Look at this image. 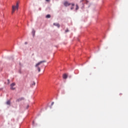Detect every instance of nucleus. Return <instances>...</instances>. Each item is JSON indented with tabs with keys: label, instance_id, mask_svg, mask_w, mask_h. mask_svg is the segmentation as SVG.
<instances>
[{
	"label": "nucleus",
	"instance_id": "f257e3e1",
	"mask_svg": "<svg viewBox=\"0 0 128 128\" xmlns=\"http://www.w3.org/2000/svg\"><path fill=\"white\" fill-rule=\"evenodd\" d=\"M18 10V2H17L16 4V6H12V14H14L16 10Z\"/></svg>",
	"mask_w": 128,
	"mask_h": 128
},
{
	"label": "nucleus",
	"instance_id": "f03ea898",
	"mask_svg": "<svg viewBox=\"0 0 128 128\" xmlns=\"http://www.w3.org/2000/svg\"><path fill=\"white\" fill-rule=\"evenodd\" d=\"M42 62H46V60H42V61H40L39 62H38L37 64H36V68H37V70L38 72H40V66H40V64H42Z\"/></svg>",
	"mask_w": 128,
	"mask_h": 128
},
{
	"label": "nucleus",
	"instance_id": "7ed1b4c3",
	"mask_svg": "<svg viewBox=\"0 0 128 128\" xmlns=\"http://www.w3.org/2000/svg\"><path fill=\"white\" fill-rule=\"evenodd\" d=\"M14 86H16V83H14V82L10 84V90H15V88H14Z\"/></svg>",
	"mask_w": 128,
	"mask_h": 128
},
{
	"label": "nucleus",
	"instance_id": "20e7f679",
	"mask_svg": "<svg viewBox=\"0 0 128 128\" xmlns=\"http://www.w3.org/2000/svg\"><path fill=\"white\" fill-rule=\"evenodd\" d=\"M64 6H70V4L68 3V1H66L64 2Z\"/></svg>",
	"mask_w": 128,
	"mask_h": 128
},
{
	"label": "nucleus",
	"instance_id": "39448f33",
	"mask_svg": "<svg viewBox=\"0 0 128 128\" xmlns=\"http://www.w3.org/2000/svg\"><path fill=\"white\" fill-rule=\"evenodd\" d=\"M62 78H64V80H66V78H68V74H64Z\"/></svg>",
	"mask_w": 128,
	"mask_h": 128
},
{
	"label": "nucleus",
	"instance_id": "423d86ee",
	"mask_svg": "<svg viewBox=\"0 0 128 128\" xmlns=\"http://www.w3.org/2000/svg\"><path fill=\"white\" fill-rule=\"evenodd\" d=\"M24 100V98H19L18 99L16 100V102H20V100Z\"/></svg>",
	"mask_w": 128,
	"mask_h": 128
},
{
	"label": "nucleus",
	"instance_id": "0eeeda50",
	"mask_svg": "<svg viewBox=\"0 0 128 128\" xmlns=\"http://www.w3.org/2000/svg\"><path fill=\"white\" fill-rule=\"evenodd\" d=\"M54 25L56 26H58V28H60V26L58 23H54Z\"/></svg>",
	"mask_w": 128,
	"mask_h": 128
},
{
	"label": "nucleus",
	"instance_id": "6e6552de",
	"mask_svg": "<svg viewBox=\"0 0 128 128\" xmlns=\"http://www.w3.org/2000/svg\"><path fill=\"white\" fill-rule=\"evenodd\" d=\"M6 104L8 106H10V100H8L6 102Z\"/></svg>",
	"mask_w": 128,
	"mask_h": 128
},
{
	"label": "nucleus",
	"instance_id": "1a4fd4ad",
	"mask_svg": "<svg viewBox=\"0 0 128 128\" xmlns=\"http://www.w3.org/2000/svg\"><path fill=\"white\" fill-rule=\"evenodd\" d=\"M32 34H33V36H34V34H36V30H32Z\"/></svg>",
	"mask_w": 128,
	"mask_h": 128
},
{
	"label": "nucleus",
	"instance_id": "9d476101",
	"mask_svg": "<svg viewBox=\"0 0 128 128\" xmlns=\"http://www.w3.org/2000/svg\"><path fill=\"white\" fill-rule=\"evenodd\" d=\"M46 18H50V15L48 14V15L46 16Z\"/></svg>",
	"mask_w": 128,
	"mask_h": 128
},
{
	"label": "nucleus",
	"instance_id": "9b49d317",
	"mask_svg": "<svg viewBox=\"0 0 128 128\" xmlns=\"http://www.w3.org/2000/svg\"><path fill=\"white\" fill-rule=\"evenodd\" d=\"M79 8L78 6V4L76 5V10H78Z\"/></svg>",
	"mask_w": 128,
	"mask_h": 128
},
{
	"label": "nucleus",
	"instance_id": "f8f14e48",
	"mask_svg": "<svg viewBox=\"0 0 128 128\" xmlns=\"http://www.w3.org/2000/svg\"><path fill=\"white\" fill-rule=\"evenodd\" d=\"M32 86H36V82H33L32 84Z\"/></svg>",
	"mask_w": 128,
	"mask_h": 128
},
{
	"label": "nucleus",
	"instance_id": "ddd939ff",
	"mask_svg": "<svg viewBox=\"0 0 128 128\" xmlns=\"http://www.w3.org/2000/svg\"><path fill=\"white\" fill-rule=\"evenodd\" d=\"M65 32H68V29L66 30Z\"/></svg>",
	"mask_w": 128,
	"mask_h": 128
},
{
	"label": "nucleus",
	"instance_id": "4468645a",
	"mask_svg": "<svg viewBox=\"0 0 128 128\" xmlns=\"http://www.w3.org/2000/svg\"><path fill=\"white\" fill-rule=\"evenodd\" d=\"M8 84H10V80H8Z\"/></svg>",
	"mask_w": 128,
	"mask_h": 128
},
{
	"label": "nucleus",
	"instance_id": "2eb2a0df",
	"mask_svg": "<svg viewBox=\"0 0 128 128\" xmlns=\"http://www.w3.org/2000/svg\"><path fill=\"white\" fill-rule=\"evenodd\" d=\"M46 2H50V0H46Z\"/></svg>",
	"mask_w": 128,
	"mask_h": 128
},
{
	"label": "nucleus",
	"instance_id": "dca6fc26",
	"mask_svg": "<svg viewBox=\"0 0 128 128\" xmlns=\"http://www.w3.org/2000/svg\"><path fill=\"white\" fill-rule=\"evenodd\" d=\"M84 0H81L80 1V2H84Z\"/></svg>",
	"mask_w": 128,
	"mask_h": 128
},
{
	"label": "nucleus",
	"instance_id": "f3484780",
	"mask_svg": "<svg viewBox=\"0 0 128 128\" xmlns=\"http://www.w3.org/2000/svg\"><path fill=\"white\" fill-rule=\"evenodd\" d=\"M72 6H74V4H72Z\"/></svg>",
	"mask_w": 128,
	"mask_h": 128
},
{
	"label": "nucleus",
	"instance_id": "a211bd4d",
	"mask_svg": "<svg viewBox=\"0 0 128 128\" xmlns=\"http://www.w3.org/2000/svg\"><path fill=\"white\" fill-rule=\"evenodd\" d=\"M54 104V102H52V104H51V106H52V105Z\"/></svg>",
	"mask_w": 128,
	"mask_h": 128
},
{
	"label": "nucleus",
	"instance_id": "6ab92c4d",
	"mask_svg": "<svg viewBox=\"0 0 128 128\" xmlns=\"http://www.w3.org/2000/svg\"><path fill=\"white\" fill-rule=\"evenodd\" d=\"M71 10H74V7H72Z\"/></svg>",
	"mask_w": 128,
	"mask_h": 128
},
{
	"label": "nucleus",
	"instance_id": "aec40b11",
	"mask_svg": "<svg viewBox=\"0 0 128 128\" xmlns=\"http://www.w3.org/2000/svg\"><path fill=\"white\" fill-rule=\"evenodd\" d=\"M28 43L26 42H25V44H26Z\"/></svg>",
	"mask_w": 128,
	"mask_h": 128
},
{
	"label": "nucleus",
	"instance_id": "412c9836",
	"mask_svg": "<svg viewBox=\"0 0 128 128\" xmlns=\"http://www.w3.org/2000/svg\"><path fill=\"white\" fill-rule=\"evenodd\" d=\"M86 1L88 2V0H86Z\"/></svg>",
	"mask_w": 128,
	"mask_h": 128
},
{
	"label": "nucleus",
	"instance_id": "4be33fe9",
	"mask_svg": "<svg viewBox=\"0 0 128 128\" xmlns=\"http://www.w3.org/2000/svg\"><path fill=\"white\" fill-rule=\"evenodd\" d=\"M33 124H34V122H33Z\"/></svg>",
	"mask_w": 128,
	"mask_h": 128
}]
</instances>
